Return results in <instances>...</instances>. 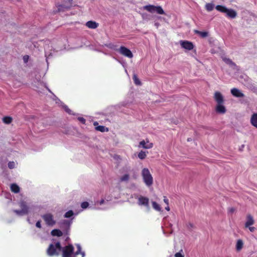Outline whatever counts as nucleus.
Returning a JSON list of instances; mask_svg holds the SVG:
<instances>
[{
    "label": "nucleus",
    "mask_w": 257,
    "mask_h": 257,
    "mask_svg": "<svg viewBox=\"0 0 257 257\" xmlns=\"http://www.w3.org/2000/svg\"><path fill=\"white\" fill-rule=\"evenodd\" d=\"M225 14H226V16L227 17L231 19H234L237 16V13L236 11L231 9H227Z\"/></svg>",
    "instance_id": "nucleus-15"
},
{
    "label": "nucleus",
    "mask_w": 257,
    "mask_h": 257,
    "mask_svg": "<svg viewBox=\"0 0 257 257\" xmlns=\"http://www.w3.org/2000/svg\"><path fill=\"white\" fill-rule=\"evenodd\" d=\"M86 26L90 29H96L98 26V24L94 21H89L86 23Z\"/></svg>",
    "instance_id": "nucleus-18"
},
{
    "label": "nucleus",
    "mask_w": 257,
    "mask_h": 257,
    "mask_svg": "<svg viewBox=\"0 0 257 257\" xmlns=\"http://www.w3.org/2000/svg\"><path fill=\"white\" fill-rule=\"evenodd\" d=\"M222 60L227 65L233 68L236 67V64L233 62L230 59L226 57H222Z\"/></svg>",
    "instance_id": "nucleus-17"
},
{
    "label": "nucleus",
    "mask_w": 257,
    "mask_h": 257,
    "mask_svg": "<svg viewBox=\"0 0 257 257\" xmlns=\"http://www.w3.org/2000/svg\"><path fill=\"white\" fill-rule=\"evenodd\" d=\"M51 235L54 236L60 237L63 235V232L58 229H54L51 231Z\"/></svg>",
    "instance_id": "nucleus-20"
},
{
    "label": "nucleus",
    "mask_w": 257,
    "mask_h": 257,
    "mask_svg": "<svg viewBox=\"0 0 257 257\" xmlns=\"http://www.w3.org/2000/svg\"><path fill=\"white\" fill-rule=\"evenodd\" d=\"M243 243L242 240L238 239L236 244V249L237 251H240L243 247Z\"/></svg>",
    "instance_id": "nucleus-24"
},
{
    "label": "nucleus",
    "mask_w": 257,
    "mask_h": 257,
    "mask_svg": "<svg viewBox=\"0 0 257 257\" xmlns=\"http://www.w3.org/2000/svg\"><path fill=\"white\" fill-rule=\"evenodd\" d=\"M138 203L139 205H144L148 208H149V199L146 197L140 196L138 198Z\"/></svg>",
    "instance_id": "nucleus-8"
},
{
    "label": "nucleus",
    "mask_w": 257,
    "mask_h": 257,
    "mask_svg": "<svg viewBox=\"0 0 257 257\" xmlns=\"http://www.w3.org/2000/svg\"><path fill=\"white\" fill-rule=\"evenodd\" d=\"M74 214L73 211L72 210H69L66 212L64 214V217L65 218H70Z\"/></svg>",
    "instance_id": "nucleus-30"
},
{
    "label": "nucleus",
    "mask_w": 257,
    "mask_h": 257,
    "mask_svg": "<svg viewBox=\"0 0 257 257\" xmlns=\"http://www.w3.org/2000/svg\"><path fill=\"white\" fill-rule=\"evenodd\" d=\"M205 7L208 12H210L214 9V5L213 3H207Z\"/></svg>",
    "instance_id": "nucleus-27"
},
{
    "label": "nucleus",
    "mask_w": 257,
    "mask_h": 257,
    "mask_svg": "<svg viewBox=\"0 0 257 257\" xmlns=\"http://www.w3.org/2000/svg\"><path fill=\"white\" fill-rule=\"evenodd\" d=\"M95 130L97 131H99L101 132H104L105 131H108V130L107 128H106L103 125H98L95 127Z\"/></svg>",
    "instance_id": "nucleus-28"
},
{
    "label": "nucleus",
    "mask_w": 257,
    "mask_h": 257,
    "mask_svg": "<svg viewBox=\"0 0 257 257\" xmlns=\"http://www.w3.org/2000/svg\"><path fill=\"white\" fill-rule=\"evenodd\" d=\"M214 98L217 104L224 103V98L220 92L216 91L214 93Z\"/></svg>",
    "instance_id": "nucleus-10"
},
{
    "label": "nucleus",
    "mask_w": 257,
    "mask_h": 257,
    "mask_svg": "<svg viewBox=\"0 0 257 257\" xmlns=\"http://www.w3.org/2000/svg\"><path fill=\"white\" fill-rule=\"evenodd\" d=\"M46 224L48 226H53L56 223L53 215L50 213H46L42 216Z\"/></svg>",
    "instance_id": "nucleus-6"
},
{
    "label": "nucleus",
    "mask_w": 257,
    "mask_h": 257,
    "mask_svg": "<svg viewBox=\"0 0 257 257\" xmlns=\"http://www.w3.org/2000/svg\"><path fill=\"white\" fill-rule=\"evenodd\" d=\"M13 121V118L11 116H7L3 118V121L7 124H10Z\"/></svg>",
    "instance_id": "nucleus-25"
},
{
    "label": "nucleus",
    "mask_w": 257,
    "mask_h": 257,
    "mask_svg": "<svg viewBox=\"0 0 257 257\" xmlns=\"http://www.w3.org/2000/svg\"><path fill=\"white\" fill-rule=\"evenodd\" d=\"M164 202L167 204L169 205V200L167 199V198L166 196H164Z\"/></svg>",
    "instance_id": "nucleus-38"
},
{
    "label": "nucleus",
    "mask_w": 257,
    "mask_h": 257,
    "mask_svg": "<svg viewBox=\"0 0 257 257\" xmlns=\"http://www.w3.org/2000/svg\"><path fill=\"white\" fill-rule=\"evenodd\" d=\"M77 251L74 252V247L72 244L65 246L62 249V257H76L79 253L82 254V257H84V253L81 251V248L79 244L77 245Z\"/></svg>",
    "instance_id": "nucleus-1"
},
{
    "label": "nucleus",
    "mask_w": 257,
    "mask_h": 257,
    "mask_svg": "<svg viewBox=\"0 0 257 257\" xmlns=\"http://www.w3.org/2000/svg\"><path fill=\"white\" fill-rule=\"evenodd\" d=\"M41 221L40 220H39L36 222V226L37 227L39 228H41L42 226H41Z\"/></svg>",
    "instance_id": "nucleus-37"
},
{
    "label": "nucleus",
    "mask_w": 257,
    "mask_h": 257,
    "mask_svg": "<svg viewBox=\"0 0 257 257\" xmlns=\"http://www.w3.org/2000/svg\"><path fill=\"white\" fill-rule=\"evenodd\" d=\"M249 229L251 232H253L255 230V228L254 227H250L249 226Z\"/></svg>",
    "instance_id": "nucleus-42"
},
{
    "label": "nucleus",
    "mask_w": 257,
    "mask_h": 257,
    "mask_svg": "<svg viewBox=\"0 0 257 257\" xmlns=\"http://www.w3.org/2000/svg\"><path fill=\"white\" fill-rule=\"evenodd\" d=\"M117 51L120 54L129 58H132L133 57V54L131 51L124 46H121Z\"/></svg>",
    "instance_id": "nucleus-7"
},
{
    "label": "nucleus",
    "mask_w": 257,
    "mask_h": 257,
    "mask_svg": "<svg viewBox=\"0 0 257 257\" xmlns=\"http://www.w3.org/2000/svg\"><path fill=\"white\" fill-rule=\"evenodd\" d=\"M93 124H94V125L96 127V126H97V125L98 124V123L97 121H95V122L93 123Z\"/></svg>",
    "instance_id": "nucleus-44"
},
{
    "label": "nucleus",
    "mask_w": 257,
    "mask_h": 257,
    "mask_svg": "<svg viewBox=\"0 0 257 257\" xmlns=\"http://www.w3.org/2000/svg\"><path fill=\"white\" fill-rule=\"evenodd\" d=\"M139 147L148 149L152 148L153 147V143H149L148 140H147V143L145 140H143L140 142Z\"/></svg>",
    "instance_id": "nucleus-12"
},
{
    "label": "nucleus",
    "mask_w": 257,
    "mask_h": 257,
    "mask_svg": "<svg viewBox=\"0 0 257 257\" xmlns=\"http://www.w3.org/2000/svg\"><path fill=\"white\" fill-rule=\"evenodd\" d=\"M194 33L199 35L201 38H206L208 36V33L207 32H202L198 30H195Z\"/></svg>",
    "instance_id": "nucleus-22"
},
{
    "label": "nucleus",
    "mask_w": 257,
    "mask_h": 257,
    "mask_svg": "<svg viewBox=\"0 0 257 257\" xmlns=\"http://www.w3.org/2000/svg\"><path fill=\"white\" fill-rule=\"evenodd\" d=\"M129 178H130L129 175L128 174H125L120 178V180L121 182L127 181L128 180Z\"/></svg>",
    "instance_id": "nucleus-31"
},
{
    "label": "nucleus",
    "mask_w": 257,
    "mask_h": 257,
    "mask_svg": "<svg viewBox=\"0 0 257 257\" xmlns=\"http://www.w3.org/2000/svg\"><path fill=\"white\" fill-rule=\"evenodd\" d=\"M167 207H165V209L167 211H170V207L169 206V205H167Z\"/></svg>",
    "instance_id": "nucleus-43"
},
{
    "label": "nucleus",
    "mask_w": 257,
    "mask_h": 257,
    "mask_svg": "<svg viewBox=\"0 0 257 257\" xmlns=\"http://www.w3.org/2000/svg\"><path fill=\"white\" fill-rule=\"evenodd\" d=\"M62 247L61 245L60 242L57 241L55 243L50 244L46 252L48 255L50 256H59L60 252L62 250Z\"/></svg>",
    "instance_id": "nucleus-2"
},
{
    "label": "nucleus",
    "mask_w": 257,
    "mask_h": 257,
    "mask_svg": "<svg viewBox=\"0 0 257 257\" xmlns=\"http://www.w3.org/2000/svg\"><path fill=\"white\" fill-rule=\"evenodd\" d=\"M15 164L14 162H10L9 163H8V167L10 168V169H13L15 167Z\"/></svg>",
    "instance_id": "nucleus-35"
},
{
    "label": "nucleus",
    "mask_w": 257,
    "mask_h": 257,
    "mask_svg": "<svg viewBox=\"0 0 257 257\" xmlns=\"http://www.w3.org/2000/svg\"><path fill=\"white\" fill-rule=\"evenodd\" d=\"M133 79L134 80V82L137 85H140L141 84V81L139 80V79L137 78L136 75H134L133 76Z\"/></svg>",
    "instance_id": "nucleus-32"
},
{
    "label": "nucleus",
    "mask_w": 257,
    "mask_h": 257,
    "mask_svg": "<svg viewBox=\"0 0 257 257\" xmlns=\"http://www.w3.org/2000/svg\"><path fill=\"white\" fill-rule=\"evenodd\" d=\"M78 120L83 124H85L86 122V120L84 118L82 117H78Z\"/></svg>",
    "instance_id": "nucleus-36"
},
{
    "label": "nucleus",
    "mask_w": 257,
    "mask_h": 257,
    "mask_svg": "<svg viewBox=\"0 0 257 257\" xmlns=\"http://www.w3.org/2000/svg\"><path fill=\"white\" fill-rule=\"evenodd\" d=\"M138 156L139 159L141 160H144L146 158L147 154L145 151H141L139 153Z\"/></svg>",
    "instance_id": "nucleus-29"
},
{
    "label": "nucleus",
    "mask_w": 257,
    "mask_h": 257,
    "mask_svg": "<svg viewBox=\"0 0 257 257\" xmlns=\"http://www.w3.org/2000/svg\"><path fill=\"white\" fill-rule=\"evenodd\" d=\"M152 207L155 210L158 211H162V208L160 205L155 201L152 202Z\"/></svg>",
    "instance_id": "nucleus-26"
},
{
    "label": "nucleus",
    "mask_w": 257,
    "mask_h": 257,
    "mask_svg": "<svg viewBox=\"0 0 257 257\" xmlns=\"http://www.w3.org/2000/svg\"><path fill=\"white\" fill-rule=\"evenodd\" d=\"M216 112L220 114H224L226 112V109L223 103L217 104L215 108Z\"/></svg>",
    "instance_id": "nucleus-13"
},
{
    "label": "nucleus",
    "mask_w": 257,
    "mask_h": 257,
    "mask_svg": "<svg viewBox=\"0 0 257 257\" xmlns=\"http://www.w3.org/2000/svg\"><path fill=\"white\" fill-rule=\"evenodd\" d=\"M142 176L144 182L148 187H150L153 185V178L148 168H144L142 170Z\"/></svg>",
    "instance_id": "nucleus-3"
},
{
    "label": "nucleus",
    "mask_w": 257,
    "mask_h": 257,
    "mask_svg": "<svg viewBox=\"0 0 257 257\" xmlns=\"http://www.w3.org/2000/svg\"><path fill=\"white\" fill-rule=\"evenodd\" d=\"M182 251V250H181L180 251L176 253L175 254V257H184V255L181 253Z\"/></svg>",
    "instance_id": "nucleus-34"
},
{
    "label": "nucleus",
    "mask_w": 257,
    "mask_h": 257,
    "mask_svg": "<svg viewBox=\"0 0 257 257\" xmlns=\"http://www.w3.org/2000/svg\"><path fill=\"white\" fill-rule=\"evenodd\" d=\"M29 59V56L25 55L24 56L23 59L25 62H27L28 61V60Z\"/></svg>",
    "instance_id": "nucleus-40"
},
{
    "label": "nucleus",
    "mask_w": 257,
    "mask_h": 257,
    "mask_svg": "<svg viewBox=\"0 0 257 257\" xmlns=\"http://www.w3.org/2000/svg\"><path fill=\"white\" fill-rule=\"evenodd\" d=\"M234 211H235V209L233 207H231V208H228V211L231 213H233L234 212Z\"/></svg>",
    "instance_id": "nucleus-39"
},
{
    "label": "nucleus",
    "mask_w": 257,
    "mask_h": 257,
    "mask_svg": "<svg viewBox=\"0 0 257 257\" xmlns=\"http://www.w3.org/2000/svg\"><path fill=\"white\" fill-rule=\"evenodd\" d=\"M89 205L88 202L86 201L83 202L81 204V207L85 209Z\"/></svg>",
    "instance_id": "nucleus-33"
},
{
    "label": "nucleus",
    "mask_w": 257,
    "mask_h": 257,
    "mask_svg": "<svg viewBox=\"0 0 257 257\" xmlns=\"http://www.w3.org/2000/svg\"><path fill=\"white\" fill-rule=\"evenodd\" d=\"M144 9L151 13L156 12L157 13L160 15H163L165 14L164 10L161 6H155L150 5L144 6Z\"/></svg>",
    "instance_id": "nucleus-5"
},
{
    "label": "nucleus",
    "mask_w": 257,
    "mask_h": 257,
    "mask_svg": "<svg viewBox=\"0 0 257 257\" xmlns=\"http://www.w3.org/2000/svg\"><path fill=\"white\" fill-rule=\"evenodd\" d=\"M65 110L68 113H70L71 110L67 106H65Z\"/></svg>",
    "instance_id": "nucleus-41"
},
{
    "label": "nucleus",
    "mask_w": 257,
    "mask_h": 257,
    "mask_svg": "<svg viewBox=\"0 0 257 257\" xmlns=\"http://www.w3.org/2000/svg\"><path fill=\"white\" fill-rule=\"evenodd\" d=\"M189 226L191 227H193V224L192 223H189Z\"/></svg>",
    "instance_id": "nucleus-46"
},
{
    "label": "nucleus",
    "mask_w": 257,
    "mask_h": 257,
    "mask_svg": "<svg viewBox=\"0 0 257 257\" xmlns=\"http://www.w3.org/2000/svg\"><path fill=\"white\" fill-rule=\"evenodd\" d=\"M104 200H101L100 202V204H102L104 203Z\"/></svg>",
    "instance_id": "nucleus-45"
},
{
    "label": "nucleus",
    "mask_w": 257,
    "mask_h": 257,
    "mask_svg": "<svg viewBox=\"0 0 257 257\" xmlns=\"http://www.w3.org/2000/svg\"><path fill=\"white\" fill-rule=\"evenodd\" d=\"M11 191L15 193H18L20 192V187L16 184H12L11 185Z\"/></svg>",
    "instance_id": "nucleus-21"
},
{
    "label": "nucleus",
    "mask_w": 257,
    "mask_h": 257,
    "mask_svg": "<svg viewBox=\"0 0 257 257\" xmlns=\"http://www.w3.org/2000/svg\"><path fill=\"white\" fill-rule=\"evenodd\" d=\"M250 123L253 126L257 128V113H253L251 115Z\"/></svg>",
    "instance_id": "nucleus-19"
},
{
    "label": "nucleus",
    "mask_w": 257,
    "mask_h": 257,
    "mask_svg": "<svg viewBox=\"0 0 257 257\" xmlns=\"http://www.w3.org/2000/svg\"><path fill=\"white\" fill-rule=\"evenodd\" d=\"M247 221L245 224V227H248L251 225H253L254 223V221L252 216L250 214H248L247 215Z\"/></svg>",
    "instance_id": "nucleus-16"
},
{
    "label": "nucleus",
    "mask_w": 257,
    "mask_h": 257,
    "mask_svg": "<svg viewBox=\"0 0 257 257\" xmlns=\"http://www.w3.org/2000/svg\"><path fill=\"white\" fill-rule=\"evenodd\" d=\"M69 3L68 6L65 5H58L57 7L58 8V12L65 11L66 10H68L70 8L72 5V0H67Z\"/></svg>",
    "instance_id": "nucleus-11"
},
{
    "label": "nucleus",
    "mask_w": 257,
    "mask_h": 257,
    "mask_svg": "<svg viewBox=\"0 0 257 257\" xmlns=\"http://www.w3.org/2000/svg\"><path fill=\"white\" fill-rule=\"evenodd\" d=\"M231 93L232 95L236 97H243L244 96V94L236 88L231 89Z\"/></svg>",
    "instance_id": "nucleus-14"
},
{
    "label": "nucleus",
    "mask_w": 257,
    "mask_h": 257,
    "mask_svg": "<svg viewBox=\"0 0 257 257\" xmlns=\"http://www.w3.org/2000/svg\"><path fill=\"white\" fill-rule=\"evenodd\" d=\"M215 9L219 12H221V13H225L227 10V8H226L225 6H222V5H217L215 7Z\"/></svg>",
    "instance_id": "nucleus-23"
},
{
    "label": "nucleus",
    "mask_w": 257,
    "mask_h": 257,
    "mask_svg": "<svg viewBox=\"0 0 257 257\" xmlns=\"http://www.w3.org/2000/svg\"><path fill=\"white\" fill-rule=\"evenodd\" d=\"M19 206L21 210H14V212L17 215L23 216L28 214L29 211V207L27 203L24 201H21L19 203Z\"/></svg>",
    "instance_id": "nucleus-4"
},
{
    "label": "nucleus",
    "mask_w": 257,
    "mask_h": 257,
    "mask_svg": "<svg viewBox=\"0 0 257 257\" xmlns=\"http://www.w3.org/2000/svg\"><path fill=\"white\" fill-rule=\"evenodd\" d=\"M180 44L182 48L188 50H191L194 48L193 43L188 41H181Z\"/></svg>",
    "instance_id": "nucleus-9"
}]
</instances>
